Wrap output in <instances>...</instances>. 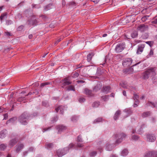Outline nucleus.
<instances>
[{"instance_id": "obj_1", "label": "nucleus", "mask_w": 157, "mask_h": 157, "mask_svg": "<svg viewBox=\"0 0 157 157\" xmlns=\"http://www.w3.org/2000/svg\"><path fill=\"white\" fill-rule=\"evenodd\" d=\"M156 67H151L148 69L146 71L143 73V78L144 79H147L150 76L155 75L156 73L155 71Z\"/></svg>"}, {"instance_id": "obj_2", "label": "nucleus", "mask_w": 157, "mask_h": 157, "mask_svg": "<svg viewBox=\"0 0 157 157\" xmlns=\"http://www.w3.org/2000/svg\"><path fill=\"white\" fill-rule=\"evenodd\" d=\"M30 117V115L29 113L24 112L19 117V121L22 124L26 125L27 124V121Z\"/></svg>"}, {"instance_id": "obj_3", "label": "nucleus", "mask_w": 157, "mask_h": 157, "mask_svg": "<svg viewBox=\"0 0 157 157\" xmlns=\"http://www.w3.org/2000/svg\"><path fill=\"white\" fill-rule=\"evenodd\" d=\"M126 135L123 132L115 134L113 136V138L116 139V143L119 144L121 143L124 139L126 138Z\"/></svg>"}, {"instance_id": "obj_4", "label": "nucleus", "mask_w": 157, "mask_h": 157, "mask_svg": "<svg viewBox=\"0 0 157 157\" xmlns=\"http://www.w3.org/2000/svg\"><path fill=\"white\" fill-rule=\"evenodd\" d=\"M125 47V44L123 42L118 43L116 45L115 49V51L117 53H119L121 52Z\"/></svg>"}, {"instance_id": "obj_5", "label": "nucleus", "mask_w": 157, "mask_h": 157, "mask_svg": "<svg viewBox=\"0 0 157 157\" xmlns=\"http://www.w3.org/2000/svg\"><path fill=\"white\" fill-rule=\"evenodd\" d=\"M69 151V148L65 147L63 149H59L56 151V154L58 157H61L65 155Z\"/></svg>"}, {"instance_id": "obj_6", "label": "nucleus", "mask_w": 157, "mask_h": 157, "mask_svg": "<svg viewBox=\"0 0 157 157\" xmlns=\"http://www.w3.org/2000/svg\"><path fill=\"white\" fill-rule=\"evenodd\" d=\"M132 61V59L130 58L124 59L122 61L123 66L125 67L129 66L131 64Z\"/></svg>"}, {"instance_id": "obj_7", "label": "nucleus", "mask_w": 157, "mask_h": 157, "mask_svg": "<svg viewBox=\"0 0 157 157\" xmlns=\"http://www.w3.org/2000/svg\"><path fill=\"white\" fill-rule=\"evenodd\" d=\"M147 140L150 142L154 141L156 140V137L154 134H148L146 136Z\"/></svg>"}, {"instance_id": "obj_8", "label": "nucleus", "mask_w": 157, "mask_h": 157, "mask_svg": "<svg viewBox=\"0 0 157 157\" xmlns=\"http://www.w3.org/2000/svg\"><path fill=\"white\" fill-rule=\"evenodd\" d=\"M148 26L144 24H141L138 27L137 29L141 32H144L148 30Z\"/></svg>"}, {"instance_id": "obj_9", "label": "nucleus", "mask_w": 157, "mask_h": 157, "mask_svg": "<svg viewBox=\"0 0 157 157\" xmlns=\"http://www.w3.org/2000/svg\"><path fill=\"white\" fill-rule=\"evenodd\" d=\"M102 86L101 83L100 82H98L97 84L93 88V91L96 92L99 90Z\"/></svg>"}, {"instance_id": "obj_10", "label": "nucleus", "mask_w": 157, "mask_h": 157, "mask_svg": "<svg viewBox=\"0 0 157 157\" xmlns=\"http://www.w3.org/2000/svg\"><path fill=\"white\" fill-rule=\"evenodd\" d=\"M27 23L29 25H36L37 24V21L36 19L32 17L28 21Z\"/></svg>"}, {"instance_id": "obj_11", "label": "nucleus", "mask_w": 157, "mask_h": 157, "mask_svg": "<svg viewBox=\"0 0 157 157\" xmlns=\"http://www.w3.org/2000/svg\"><path fill=\"white\" fill-rule=\"evenodd\" d=\"M69 78L70 77H68L62 80V81L63 82L62 84V86L63 87L66 85H68L71 84V82L69 80Z\"/></svg>"}, {"instance_id": "obj_12", "label": "nucleus", "mask_w": 157, "mask_h": 157, "mask_svg": "<svg viewBox=\"0 0 157 157\" xmlns=\"http://www.w3.org/2000/svg\"><path fill=\"white\" fill-rule=\"evenodd\" d=\"M145 47V44H142L138 45L136 53L137 54H140L143 51V49Z\"/></svg>"}, {"instance_id": "obj_13", "label": "nucleus", "mask_w": 157, "mask_h": 157, "mask_svg": "<svg viewBox=\"0 0 157 157\" xmlns=\"http://www.w3.org/2000/svg\"><path fill=\"white\" fill-rule=\"evenodd\" d=\"M57 129L58 130V133L60 134L64 130L66 129V127L63 125H59L56 127Z\"/></svg>"}, {"instance_id": "obj_14", "label": "nucleus", "mask_w": 157, "mask_h": 157, "mask_svg": "<svg viewBox=\"0 0 157 157\" xmlns=\"http://www.w3.org/2000/svg\"><path fill=\"white\" fill-rule=\"evenodd\" d=\"M24 145L22 144H17L16 146V151L17 153L19 152L21 149L24 147Z\"/></svg>"}, {"instance_id": "obj_15", "label": "nucleus", "mask_w": 157, "mask_h": 157, "mask_svg": "<svg viewBox=\"0 0 157 157\" xmlns=\"http://www.w3.org/2000/svg\"><path fill=\"white\" fill-rule=\"evenodd\" d=\"M84 93L85 94L89 96H93V94L92 93V90L87 88L85 89Z\"/></svg>"}, {"instance_id": "obj_16", "label": "nucleus", "mask_w": 157, "mask_h": 157, "mask_svg": "<svg viewBox=\"0 0 157 157\" xmlns=\"http://www.w3.org/2000/svg\"><path fill=\"white\" fill-rule=\"evenodd\" d=\"M121 114V110H118L115 113L114 116H113V119L115 120H117Z\"/></svg>"}, {"instance_id": "obj_17", "label": "nucleus", "mask_w": 157, "mask_h": 157, "mask_svg": "<svg viewBox=\"0 0 157 157\" xmlns=\"http://www.w3.org/2000/svg\"><path fill=\"white\" fill-rule=\"evenodd\" d=\"M17 141L16 139H12L10 141L9 145L11 147H12L17 143Z\"/></svg>"}, {"instance_id": "obj_18", "label": "nucleus", "mask_w": 157, "mask_h": 157, "mask_svg": "<svg viewBox=\"0 0 157 157\" xmlns=\"http://www.w3.org/2000/svg\"><path fill=\"white\" fill-rule=\"evenodd\" d=\"M94 54L93 52L90 53L87 56V60L88 62H91L92 57L94 56Z\"/></svg>"}, {"instance_id": "obj_19", "label": "nucleus", "mask_w": 157, "mask_h": 157, "mask_svg": "<svg viewBox=\"0 0 157 157\" xmlns=\"http://www.w3.org/2000/svg\"><path fill=\"white\" fill-rule=\"evenodd\" d=\"M6 134V129H3L0 132V138L1 139L5 137Z\"/></svg>"}, {"instance_id": "obj_20", "label": "nucleus", "mask_w": 157, "mask_h": 157, "mask_svg": "<svg viewBox=\"0 0 157 157\" xmlns=\"http://www.w3.org/2000/svg\"><path fill=\"white\" fill-rule=\"evenodd\" d=\"M113 145L107 143L106 144L105 149L107 151H111L113 148Z\"/></svg>"}, {"instance_id": "obj_21", "label": "nucleus", "mask_w": 157, "mask_h": 157, "mask_svg": "<svg viewBox=\"0 0 157 157\" xmlns=\"http://www.w3.org/2000/svg\"><path fill=\"white\" fill-rule=\"evenodd\" d=\"M110 90V87L109 86H104L103 88L102 91L103 92H106L107 93Z\"/></svg>"}, {"instance_id": "obj_22", "label": "nucleus", "mask_w": 157, "mask_h": 157, "mask_svg": "<svg viewBox=\"0 0 157 157\" xmlns=\"http://www.w3.org/2000/svg\"><path fill=\"white\" fill-rule=\"evenodd\" d=\"M128 153V151L127 149H124L121 152V155L122 156H126Z\"/></svg>"}, {"instance_id": "obj_23", "label": "nucleus", "mask_w": 157, "mask_h": 157, "mask_svg": "<svg viewBox=\"0 0 157 157\" xmlns=\"http://www.w3.org/2000/svg\"><path fill=\"white\" fill-rule=\"evenodd\" d=\"M53 144L52 143H47L45 145V148L48 149H51L53 147Z\"/></svg>"}, {"instance_id": "obj_24", "label": "nucleus", "mask_w": 157, "mask_h": 157, "mask_svg": "<svg viewBox=\"0 0 157 157\" xmlns=\"http://www.w3.org/2000/svg\"><path fill=\"white\" fill-rule=\"evenodd\" d=\"M131 37L132 38H134L137 37L138 32L137 31H133L131 34Z\"/></svg>"}, {"instance_id": "obj_25", "label": "nucleus", "mask_w": 157, "mask_h": 157, "mask_svg": "<svg viewBox=\"0 0 157 157\" xmlns=\"http://www.w3.org/2000/svg\"><path fill=\"white\" fill-rule=\"evenodd\" d=\"M124 111L128 114V115H130L132 113V110L130 108L125 109L124 110Z\"/></svg>"}, {"instance_id": "obj_26", "label": "nucleus", "mask_w": 157, "mask_h": 157, "mask_svg": "<svg viewBox=\"0 0 157 157\" xmlns=\"http://www.w3.org/2000/svg\"><path fill=\"white\" fill-rule=\"evenodd\" d=\"M102 72L101 71L100 68H98L97 69V72L96 73V75H97V76L96 77H94L95 78H98V77H97V76H99L101 75L102 74Z\"/></svg>"}, {"instance_id": "obj_27", "label": "nucleus", "mask_w": 157, "mask_h": 157, "mask_svg": "<svg viewBox=\"0 0 157 157\" xmlns=\"http://www.w3.org/2000/svg\"><path fill=\"white\" fill-rule=\"evenodd\" d=\"M151 113L150 111H147L144 112L142 115V117L143 118L147 117L150 115Z\"/></svg>"}, {"instance_id": "obj_28", "label": "nucleus", "mask_w": 157, "mask_h": 157, "mask_svg": "<svg viewBox=\"0 0 157 157\" xmlns=\"http://www.w3.org/2000/svg\"><path fill=\"white\" fill-rule=\"evenodd\" d=\"M150 104H151L154 107H157V102H151L148 101L146 104L147 106L150 105Z\"/></svg>"}, {"instance_id": "obj_29", "label": "nucleus", "mask_w": 157, "mask_h": 157, "mask_svg": "<svg viewBox=\"0 0 157 157\" xmlns=\"http://www.w3.org/2000/svg\"><path fill=\"white\" fill-rule=\"evenodd\" d=\"M63 107L62 106H60L57 108L55 109V110L56 112H58L59 110H60V113L63 114Z\"/></svg>"}, {"instance_id": "obj_30", "label": "nucleus", "mask_w": 157, "mask_h": 157, "mask_svg": "<svg viewBox=\"0 0 157 157\" xmlns=\"http://www.w3.org/2000/svg\"><path fill=\"white\" fill-rule=\"evenodd\" d=\"M17 120V118L16 117H13V118H12L10 119L9 120H8L6 123V124H8L11 122L13 123L14 122Z\"/></svg>"}, {"instance_id": "obj_31", "label": "nucleus", "mask_w": 157, "mask_h": 157, "mask_svg": "<svg viewBox=\"0 0 157 157\" xmlns=\"http://www.w3.org/2000/svg\"><path fill=\"white\" fill-rule=\"evenodd\" d=\"M144 157H152V151H147L144 155Z\"/></svg>"}, {"instance_id": "obj_32", "label": "nucleus", "mask_w": 157, "mask_h": 157, "mask_svg": "<svg viewBox=\"0 0 157 157\" xmlns=\"http://www.w3.org/2000/svg\"><path fill=\"white\" fill-rule=\"evenodd\" d=\"M52 4H49L47 6H46L44 7V10L47 11L48 10L52 8Z\"/></svg>"}, {"instance_id": "obj_33", "label": "nucleus", "mask_w": 157, "mask_h": 157, "mask_svg": "<svg viewBox=\"0 0 157 157\" xmlns=\"http://www.w3.org/2000/svg\"><path fill=\"white\" fill-rule=\"evenodd\" d=\"M140 138L139 136L138 135H133L132 136L131 139L132 140L135 141H137Z\"/></svg>"}, {"instance_id": "obj_34", "label": "nucleus", "mask_w": 157, "mask_h": 157, "mask_svg": "<svg viewBox=\"0 0 157 157\" xmlns=\"http://www.w3.org/2000/svg\"><path fill=\"white\" fill-rule=\"evenodd\" d=\"M52 84L51 82H44L42 83L40 85V87L43 88L44 86L47 85H51Z\"/></svg>"}, {"instance_id": "obj_35", "label": "nucleus", "mask_w": 157, "mask_h": 157, "mask_svg": "<svg viewBox=\"0 0 157 157\" xmlns=\"http://www.w3.org/2000/svg\"><path fill=\"white\" fill-rule=\"evenodd\" d=\"M146 126V125L145 124H143L141 126L140 128L138 131V133L140 134H141L142 133V131L143 128L144 127H145Z\"/></svg>"}, {"instance_id": "obj_36", "label": "nucleus", "mask_w": 157, "mask_h": 157, "mask_svg": "<svg viewBox=\"0 0 157 157\" xmlns=\"http://www.w3.org/2000/svg\"><path fill=\"white\" fill-rule=\"evenodd\" d=\"M100 105V102L98 101H95L92 104V106L93 107L96 108L98 107Z\"/></svg>"}, {"instance_id": "obj_37", "label": "nucleus", "mask_w": 157, "mask_h": 157, "mask_svg": "<svg viewBox=\"0 0 157 157\" xmlns=\"http://www.w3.org/2000/svg\"><path fill=\"white\" fill-rule=\"evenodd\" d=\"M6 144H2L0 145V149L3 151L6 148Z\"/></svg>"}, {"instance_id": "obj_38", "label": "nucleus", "mask_w": 157, "mask_h": 157, "mask_svg": "<svg viewBox=\"0 0 157 157\" xmlns=\"http://www.w3.org/2000/svg\"><path fill=\"white\" fill-rule=\"evenodd\" d=\"M67 90L68 91L71 90L75 91V87L73 86L72 85L68 87L67 88Z\"/></svg>"}, {"instance_id": "obj_39", "label": "nucleus", "mask_w": 157, "mask_h": 157, "mask_svg": "<svg viewBox=\"0 0 157 157\" xmlns=\"http://www.w3.org/2000/svg\"><path fill=\"white\" fill-rule=\"evenodd\" d=\"M58 117L57 116L54 117H52L51 120L52 123H53L54 122H56V121L58 120Z\"/></svg>"}, {"instance_id": "obj_40", "label": "nucleus", "mask_w": 157, "mask_h": 157, "mask_svg": "<svg viewBox=\"0 0 157 157\" xmlns=\"http://www.w3.org/2000/svg\"><path fill=\"white\" fill-rule=\"evenodd\" d=\"M121 86L124 88H128V85L125 82H123L121 83Z\"/></svg>"}, {"instance_id": "obj_41", "label": "nucleus", "mask_w": 157, "mask_h": 157, "mask_svg": "<svg viewBox=\"0 0 157 157\" xmlns=\"http://www.w3.org/2000/svg\"><path fill=\"white\" fill-rule=\"evenodd\" d=\"M101 98L104 101H105L108 100L109 98V95H106L104 96H102Z\"/></svg>"}, {"instance_id": "obj_42", "label": "nucleus", "mask_w": 157, "mask_h": 157, "mask_svg": "<svg viewBox=\"0 0 157 157\" xmlns=\"http://www.w3.org/2000/svg\"><path fill=\"white\" fill-rule=\"evenodd\" d=\"M102 118H98L94 120L93 123H99L100 122L102 121Z\"/></svg>"}, {"instance_id": "obj_43", "label": "nucleus", "mask_w": 157, "mask_h": 157, "mask_svg": "<svg viewBox=\"0 0 157 157\" xmlns=\"http://www.w3.org/2000/svg\"><path fill=\"white\" fill-rule=\"evenodd\" d=\"M148 36H149L147 33H144L142 35V37L144 39H146L147 38Z\"/></svg>"}, {"instance_id": "obj_44", "label": "nucleus", "mask_w": 157, "mask_h": 157, "mask_svg": "<svg viewBox=\"0 0 157 157\" xmlns=\"http://www.w3.org/2000/svg\"><path fill=\"white\" fill-rule=\"evenodd\" d=\"M78 119V117L77 116H74L72 117L71 120L72 121L75 122L77 121Z\"/></svg>"}, {"instance_id": "obj_45", "label": "nucleus", "mask_w": 157, "mask_h": 157, "mask_svg": "<svg viewBox=\"0 0 157 157\" xmlns=\"http://www.w3.org/2000/svg\"><path fill=\"white\" fill-rule=\"evenodd\" d=\"M96 154L97 152L96 151H93L90 153V156L91 157H94L96 155Z\"/></svg>"}, {"instance_id": "obj_46", "label": "nucleus", "mask_w": 157, "mask_h": 157, "mask_svg": "<svg viewBox=\"0 0 157 157\" xmlns=\"http://www.w3.org/2000/svg\"><path fill=\"white\" fill-rule=\"evenodd\" d=\"M152 157H157V151H152Z\"/></svg>"}, {"instance_id": "obj_47", "label": "nucleus", "mask_w": 157, "mask_h": 157, "mask_svg": "<svg viewBox=\"0 0 157 157\" xmlns=\"http://www.w3.org/2000/svg\"><path fill=\"white\" fill-rule=\"evenodd\" d=\"M151 23L153 24H157V18H153L151 21Z\"/></svg>"}, {"instance_id": "obj_48", "label": "nucleus", "mask_w": 157, "mask_h": 157, "mask_svg": "<svg viewBox=\"0 0 157 157\" xmlns=\"http://www.w3.org/2000/svg\"><path fill=\"white\" fill-rule=\"evenodd\" d=\"M79 75V74L78 72H75L72 75V76L73 78H77Z\"/></svg>"}, {"instance_id": "obj_49", "label": "nucleus", "mask_w": 157, "mask_h": 157, "mask_svg": "<svg viewBox=\"0 0 157 157\" xmlns=\"http://www.w3.org/2000/svg\"><path fill=\"white\" fill-rule=\"evenodd\" d=\"M78 101L80 103H82L85 101V99L83 97H81L79 98Z\"/></svg>"}, {"instance_id": "obj_50", "label": "nucleus", "mask_w": 157, "mask_h": 157, "mask_svg": "<svg viewBox=\"0 0 157 157\" xmlns=\"http://www.w3.org/2000/svg\"><path fill=\"white\" fill-rule=\"evenodd\" d=\"M139 101L138 100H136L135 102V103L133 105V107H136L137 106L138 104H139Z\"/></svg>"}, {"instance_id": "obj_51", "label": "nucleus", "mask_w": 157, "mask_h": 157, "mask_svg": "<svg viewBox=\"0 0 157 157\" xmlns=\"http://www.w3.org/2000/svg\"><path fill=\"white\" fill-rule=\"evenodd\" d=\"M82 140L81 138V136L80 135L78 136V137L77 141L78 142H82Z\"/></svg>"}, {"instance_id": "obj_52", "label": "nucleus", "mask_w": 157, "mask_h": 157, "mask_svg": "<svg viewBox=\"0 0 157 157\" xmlns=\"http://www.w3.org/2000/svg\"><path fill=\"white\" fill-rule=\"evenodd\" d=\"M146 43L151 47L153 45V42L152 41H148L146 42Z\"/></svg>"}, {"instance_id": "obj_53", "label": "nucleus", "mask_w": 157, "mask_h": 157, "mask_svg": "<svg viewBox=\"0 0 157 157\" xmlns=\"http://www.w3.org/2000/svg\"><path fill=\"white\" fill-rule=\"evenodd\" d=\"M6 13H5L3 14H2L1 16L0 17V19L2 20L4 18V17L6 16Z\"/></svg>"}, {"instance_id": "obj_54", "label": "nucleus", "mask_w": 157, "mask_h": 157, "mask_svg": "<svg viewBox=\"0 0 157 157\" xmlns=\"http://www.w3.org/2000/svg\"><path fill=\"white\" fill-rule=\"evenodd\" d=\"M12 22L13 21L10 20H7L6 21V24L8 25L12 24Z\"/></svg>"}, {"instance_id": "obj_55", "label": "nucleus", "mask_w": 157, "mask_h": 157, "mask_svg": "<svg viewBox=\"0 0 157 157\" xmlns=\"http://www.w3.org/2000/svg\"><path fill=\"white\" fill-rule=\"evenodd\" d=\"M42 105L45 107H47L48 106V104L46 101H43L42 102Z\"/></svg>"}, {"instance_id": "obj_56", "label": "nucleus", "mask_w": 157, "mask_h": 157, "mask_svg": "<svg viewBox=\"0 0 157 157\" xmlns=\"http://www.w3.org/2000/svg\"><path fill=\"white\" fill-rule=\"evenodd\" d=\"M25 97H20L18 99V101H21L24 100H25Z\"/></svg>"}, {"instance_id": "obj_57", "label": "nucleus", "mask_w": 157, "mask_h": 157, "mask_svg": "<svg viewBox=\"0 0 157 157\" xmlns=\"http://www.w3.org/2000/svg\"><path fill=\"white\" fill-rule=\"evenodd\" d=\"M139 98V96L138 95L135 94H134V97H133V99L134 100H138V98Z\"/></svg>"}, {"instance_id": "obj_58", "label": "nucleus", "mask_w": 157, "mask_h": 157, "mask_svg": "<svg viewBox=\"0 0 157 157\" xmlns=\"http://www.w3.org/2000/svg\"><path fill=\"white\" fill-rule=\"evenodd\" d=\"M24 26L22 25H21L19 26L17 29V30L18 31H20L23 28Z\"/></svg>"}, {"instance_id": "obj_59", "label": "nucleus", "mask_w": 157, "mask_h": 157, "mask_svg": "<svg viewBox=\"0 0 157 157\" xmlns=\"http://www.w3.org/2000/svg\"><path fill=\"white\" fill-rule=\"evenodd\" d=\"M74 144H73L71 143L69 144V146L68 147H68L69 148V149L71 148H73L74 147Z\"/></svg>"}, {"instance_id": "obj_60", "label": "nucleus", "mask_w": 157, "mask_h": 157, "mask_svg": "<svg viewBox=\"0 0 157 157\" xmlns=\"http://www.w3.org/2000/svg\"><path fill=\"white\" fill-rule=\"evenodd\" d=\"M4 118L3 119H4V120L7 119L8 117V114L7 113L5 114L4 115Z\"/></svg>"}, {"instance_id": "obj_61", "label": "nucleus", "mask_w": 157, "mask_h": 157, "mask_svg": "<svg viewBox=\"0 0 157 157\" xmlns=\"http://www.w3.org/2000/svg\"><path fill=\"white\" fill-rule=\"evenodd\" d=\"M85 81L82 80H78L77 81V82L78 83H83Z\"/></svg>"}, {"instance_id": "obj_62", "label": "nucleus", "mask_w": 157, "mask_h": 157, "mask_svg": "<svg viewBox=\"0 0 157 157\" xmlns=\"http://www.w3.org/2000/svg\"><path fill=\"white\" fill-rule=\"evenodd\" d=\"M51 128V127H49L47 128H44L43 130V132H44L46 131H47V130L50 129Z\"/></svg>"}, {"instance_id": "obj_63", "label": "nucleus", "mask_w": 157, "mask_h": 157, "mask_svg": "<svg viewBox=\"0 0 157 157\" xmlns=\"http://www.w3.org/2000/svg\"><path fill=\"white\" fill-rule=\"evenodd\" d=\"M91 1L95 3H97L99 1V0H91Z\"/></svg>"}, {"instance_id": "obj_64", "label": "nucleus", "mask_w": 157, "mask_h": 157, "mask_svg": "<svg viewBox=\"0 0 157 157\" xmlns=\"http://www.w3.org/2000/svg\"><path fill=\"white\" fill-rule=\"evenodd\" d=\"M151 121L153 123H155V118L154 117H152L151 118Z\"/></svg>"}]
</instances>
